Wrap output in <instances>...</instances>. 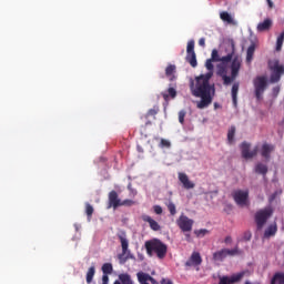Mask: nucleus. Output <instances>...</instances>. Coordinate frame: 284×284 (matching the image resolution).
Listing matches in <instances>:
<instances>
[{
    "label": "nucleus",
    "mask_w": 284,
    "mask_h": 284,
    "mask_svg": "<svg viewBox=\"0 0 284 284\" xmlns=\"http://www.w3.org/2000/svg\"><path fill=\"white\" fill-rule=\"evenodd\" d=\"M176 224L182 232H192V227L194 225V220L187 217V215H180L176 220Z\"/></svg>",
    "instance_id": "nucleus-7"
},
{
    "label": "nucleus",
    "mask_w": 284,
    "mask_h": 284,
    "mask_svg": "<svg viewBox=\"0 0 284 284\" xmlns=\"http://www.w3.org/2000/svg\"><path fill=\"white\" fill-rule=\"evenodd\" d=\"M168 210L171 214V216H174L176 214V205L174 203H169L168 204Z\"/></svg>",
    "instance_id": "nucleus-37"
},
{
    "label": "nucleus",
    "mask_w": 284,
    "mask_h": 284,
    "mask_svg": "<svg viewBox=\"0 0 284 284\" xmlns=\"http://www.w3.org/2000/svg\"><path fill=\"white\" fill-rule=\"evenodd\" d=\"M194 234L197 237L203 239V236H205L206 234H210V231L207 229H200V230L194 231Z\"/></svg>",
    "instance_id": "nucleus-34"
},
{
    "label": "nucleus",
    "mask_w": 284,
    "mask_h": 284,
    "mask_svg": "<svg viewBox=\"0 0 284 284\" xmlns=\"http://www.w3.org/2000/svg\"><path fill=\"white\" fill-rule=\"evenodd\" d=\"M253 85L256 101H263V94L267 90V78L265 75H257L253 80Z\"/></svg>",
    "instance_id": "nucleus-3"
},
{
    "label": "nucleus",
    "mask_w": 284,
    "mask_h": 284,
    "mask_svg": "<svg viewBox=\"0 0 284 284\" xmlns=\"http://www.w3.org/2000/svg\"><path fill=\"white\" fill-rule=\"evenodd\" d=\"M170 145H171V144H170V141H168V140H165V139H162V140H161V146H162V148H170Z\"/></svg>",
    "instance_id": "nucleus-39"
},
{
    "label": "nucleus",
    "mask_w": 284,
    "mask_h": 284,
    "mask_svg": "<svg viewBox=\"0 0 284 284\" xmlns=\"http://www.w3.org/2000/svg\"><path fill=\"white\" fill-rule=\"evenodd\" d=\"M110 283V277L105 274L102 275V284H109Z\"/></svg>",
    "instance_id": "nucleus-41"
},
{
    "label": "nucleus",
    "mask_w": 284,
    "mask_h": 284,
    "mask_svg": "<svg viewBox=\"0 0 284 284\" xmlns=\"http://www.w3.org/2000/svg\"><path fill=\"white\" fill-rule=\"evenodd\" d=\"M281 92V87L273 88V94H278Z\"/></svg>",
    "instance_id": "nucleus-44"
},
{
    "label": "nucleus",
    "mask_w": 284,
    "mask_h": 284,
    "mask_svg": "<svg viewBox=\"0 0 284 284\" xmlns=\"http://www.w3.org/2000/svg\"><path fill=\"white\" fill-rule=\"evenodd\" d=\"M255 172L256 174H262L263 176H265V174H267V165L263 163H257L255 165Z\"/></svg>",
    "instance_id": "nucleus-25"
},
{
    "label": "nucleus",
    "mask_w": 284,
    "mask_h": 284,
    "mask_svg": "<svg viewBox=\"0 0 284 284\" xmlns=\"http://www.w3.org/2000/svg\"><path fill=\"white\" fill-rule=\"evenodd\" d=\"M148 256H158L160 260L168 256V244L163 243L159 239H152L144 243Z\"/></svg>",
    "instance_id": "nucleus-2"
},
{
    "label": "nucleus",
    "mask_w": 284,
    "mask_h": 284,
    "mask_svg": "<svg viewBox=\"0 0 284 284\" xmlns=\"http://www.w3.org/2000/svg\"><path fill=\"white\" fill-rule=\"evenodd\" d=\"M186 61L192 68H196L199 65V62L196 61V52H194V40L187 42Z\"/></svg>",
    "instance_id": "nucleus-8"
},
{
    "label": "nucleus",
    "mask_w": 284,
    "mask_h": 284,
    "mask_svg": "<svg viewBox=\"0 0 284 284\" xmlns=\"http://www.w3.org/2000/svg\"><path fill=\"white\" fill-rule=\"evenodd\" d=\"M111 207H113V210L121 207V199H119V193H116V191H111L109 193V202L106 210H111Z\"/></svg>",
    "instance_id": "nucleus-12"
},
{
    "label": "nucleus",
    "mask_w": 284,
    "mask_h": 284,
    "mask_svg": "<svg viewBox=\"0 0 284 284\" xmlns=\"http://www.w3.org/2000/svg\"><path fill=\"white\" fill-rule=\"evenodd\" d=\"M214 108H215V110H216V108H219V103H214Z\"/></svg>",
    "instance_id": "nucleus-48"
},
{
    "label": "nucleus",
    "mask_w": 284,
    "mask_h": 284,
    "mask_svg": "<svg viewBox=\"0 0 284 284\" xmlns=\"http://www.w3.org/2000/svg\"><path fill=\"white\" fill-rule=\"evenodd\" d=\"M239 254H241V251H239V246H235L232 250L226 248L227 256H239Z\"/></svg>",
    "instance_id": "nucleus-32"
},
{
    "label": "nucleus",
    "mask_w": 284,
    "mask_h": 284,
    "mask_svg": "<svg viewBox=\"0 0 284 284\" xmlns=\"http://www.w3.org/2000/svg\"><path fill=\"white\" fill-rule=\"evenodd\" d=\"M236 134V126H231L227 132V142L232 145L234 143V135Z\"/></svg>",
    "instance_id": "nucleus-29"
},
{
    "label": "nucleus",
    "mask_w": 284,
    "mask_h": 284,
    "mask_svg": "<svg viewBox=\"0 0 284 284\" xmlns=\"http://www.w3.org/2000/svg\"><path fill=\"white\" fill-rule=\"evenodd\" d=\"M118 239L121 243L122 254H128V247H130V241H128V235L124 231L118 233Z\"/></svg>",
    "instance_id": "nucleus-15"
},
{
    "label": "nucleus",
    "mask_w": 284,
    "mask_h": 284,
    "mask_svg": "<svg viewBox=\"0 0 284 284\" xmlns=\"http://www.w3.org/2000/svg\"><path fill=\"white\" fill-rule=\"evenodd\" d=\"M186 239H190V235H186Z\"/></svg>",
    "instance_id": "nucleus-49"
},
{
    "label": "nucleus",
    "mask_w": 284,
    "mask_h": 284,
    "mask_svg": "<svg viewBox=\"0 0 284 284\" xmlns=\"http://www.w3.org/2000/svg\"><path fill=\"white\" fill-rule=\"evenodd\" d=\"M270 83H278V81H281V77L284 74V65L276 60L274 64H270Z\"/></svg>",
    "instance_id": "nucleus-6"
},
{
    "label": "nucleus",
    "mask_w": 284,
    "mask_h": 284,
    "mask_svg": "<svg viewBox=\"0 0 284 284\" xmlns=\"http://www.w3.org/2000/svg\"><path fill=\"white\" fill-rule=\"evenodd\" d=\"M153 210L156 214H163V207L161 205L153 206Z\"/></svg>",
    "instance_id": "nucleus-38"
},
{
    "label": "nucleus",
    "mask_w": 284,
    "mask_h": 284,
    "mask_svg": "<svg viewBox=\"0 0 284 284\" xmlns=\"http://www.w3.org/2000/svg\"><path fill=\"white\" fill-rule=\"evenodd\" d=\"M276 232H278V226H276V223L271 224L265 231H264V239H270L272 236H276Z\"/></svg>",
    "instance_id": "nucleus-20"
},
{
    "label": "nucleus",
    "mask_w": 284,
    "mask_h": 284,
    "mask_svg": "<svg viewBox=\"0 0 284 284\" xmlns=\"http://www.w3.org/2000/svg\"><path fill=\"white\" fill-rule=\"evenodd\" d=\"M271 284H284V273H275L271 280Z\"/></svg>",
    "instance_id": "nucleus-22"
},
{
    "label": "nucleus",
    "mask_w": 284,
    "mask_h": 284,
    "mask_svg": "<svg viewBox=\"0 0 284 284\" xmlns=\"http://www.w3.org/2000/svg\"><path fill=\"white\" fill-rule=\"evenodd\" d=\"M274 214V210H272L271 206H267L265 209H262L255 213V223L257 230H263L265 227V223H267V220Z\"/></svg>",
    "instance_id": "nucleus-4"
},
{
    "label": "nucleus",
    "mask_w": 284,
    "mask_h": 284,
    "mask_svg": "<svg viewBox=\"0 0 284 284\" xmlns=\"http://www.w3.org/2000/svg\"><path fill=\"white\" fill-rule=\"evenodd\" d=\"M224 243H226V245H230V243H232V236L227 235V236L224 239Z\"/></svg>",
    "instance_id": "nucleus-43"
},
{
    "label": "nucleus",
    "mask_w": 284,
    "mask_h": 284,
    "mask_svg": "<svg viewBox=\"0 0 284 284\" xmlns=\"http://www.w3.org/2000/svg\"><path fill=\"white\" fill-rule=\"evenodd\" d=\"M232 197L235 201L236 205L240 207H245L250 205V191L245 190H235L232 193Z\"/></svg>",
    "instance_id": "nucleus-5"
},
{
    "label": "nucleus",
    "mask_w": 284,
    "mask_h": 284,
    "mask_svg": "<svg viewBox=\"0 0 284 284\" xmlns=\"http://www.w3.org/2000/svg\"><path fill=\"white\" fill-rule=\"evenodd\" d=\"M199 45H201V48H205V38H201L199 40Z\"/></svg>",
    "instance_id": "nucleus-42"
},
{
    "label": "nucleus",
    "mask_w": 284,
    "mask_h": 284,
    "mask_svg": "<svg viewBox=\"0 0 284 284\" xmlns=\"http://www.w3.org/2000/svg\"><path fill=\"white\" fill-rule=\"evenodd\" d=\"M273 26L272 19L266 18L263 22H260L256 27L257 32H267Z\"/></svg>",
    "instance_id": "nucleus-17"
},
{
    "label": "nucleus",
    "mask_w": 284,
    "mask_h": 284,
    "mask_svg": "<svg viewBox=\"0 0 284 284\" xmlns=\"http://www.w3.org/2000/svg\"><path fill=\"white\" fill-rule=\"evenodd\" d=\"M267 1V3H268V8H274V2H272V0H266Z\"/></svg>",
    "instance_id": "nucleus-45"
},
{
    "label": "nucleus",
    "mask_w": 284,
    "mask_h": 284,
    "mask_svg": "<svg viewBox=\"0 0 284 284\" xmlns=\"http://www.w3.org/2000/svg\"><path fill=\"white\" fill-rule=\"evenodd\" d=\"M102 272L104 275L112 274V272H114L112 263H104L102 265Z\"/></svg>",
    "instance_id": "nucleus-30"
},
{
    "label": "nucleus",
    "mask_w": 284,
    "mask_h": 284,
    "mask_svg": "<svg viewBox=\"0 0 284 284\" xmlns=\"http://www.w3.org/2000/svg\"><path fill=\"white\" fill-rule=\"evenodd\" d=\"M254 52H256V44L252 43L246 51V63H252L254 59Z\"/></svg>",
    "instance_id": "nucleus-21"
},
{
    "label": "nucleus",
    "mask_w": 284,
    "mask_h": 284,
    "mask_svg": "<svg viewBox=\"0 0 284 284\" xmlns=\"http://www.w3.org/2000/svg\"><path fill=\"white\" fill-rule=\"evenodd\" d=\"M243 276H245V272L235 273L231 276H227V275L219 276L220 282L217 284L240 283V281L243 280Z\"/></svg>",
    "instance_id": "nucleus-9"
},
{
    "label": "nucleus",
    "mask_w": 284,
    "mask_h": 284,
    "mask_svg": "<svg viewBox=\"0 0 284 284\" xmlns=\"http://www.w3.org/2000/svg\"><path fill=\"white\" fill-rule=\"evenodd\" d=\"M227 258V248H222L213 253V261L217 263H223Z\"/></svg>",
    "instance_id": "nucleus-18"
},
{
    "label": "nucleus",
    "mask_w": 284,
    "mask_h": 284,
    "mask_svg": "<svg viewBox=\"0 0 284 284\" xmlns=\"http://www.w3.org/2000/svg\"><path fill=\"white\" fill-rule=\"evenodd\" d=\"M113 284H123V283L121 282V280H116V281H114Z\"/></svg>",
    "instance_id": "nucleus-46"
},
{
    "label": "nucleus",
    "mask_w": 284,
    "mask_h": 284,
    "mask_svg": "<svg viewBox=\"0 0 284 284\" xmlns=\"http://www.w3.org/2000/svg\"><path fill=\"white\" fill-rule=\"evenodd\" d=\"M231 94H232L233 103H234V105H236L237 97H239V82H235L232 85Z\"/></svg>",
    "instance_id": "nucleus-24"
},
{
    "label": "nucleus",
    "mask_w": 284,
    "mask_h": 284,
    "mask_svg": "<svg viewBox=\"0 0 284 284\" xmlns=\"http://www.w3.org/2000/svg\"><path fill=\"white\" fill-rule=\"evenodd\" d=\"M245 284H252V283L250 281H246ZM254 284H261V283L256 282Z\"/></svg>",
    "instance_id": "nucleus-47"
},
{
    "label": "nucleus",
    "mask_w": 284,
    "mask_h": 284,
    "mask_svg": "<svg viewBox=\"0 0 284 284\" xmlns=\"http://www.w3.org/2000/svg\"><path fill=\"white\" fill-rule=\"evenodd\" d=\"M119 281H121L122 284H134V281H132V276L128 273L120 274Z\"/></svg>",
    "instance_id": "nucleus-23"
},
{
    "label": "nucleus",
    "mask_w": 284,
    "mask_h": 284,
    "mask_svg": "<svg viewBox=\"0 0 284 284\" xmlns=\"http://www.w3.org/2000/svg\"><path fill=\"white\" fill-rule=\"evenodd\" d=\"M142 221H144V223H149L153 232H159L161 230V225L159 224V222H156L150 215H142Z\"/></svg>",
    "instance_id": "nucleus-16"
},
{
    "label": "nucleus",
    "mask_w": 284,
    "mask_h": 284,
    "mask_svg": "<svg viewBox=\"0 0 284 284\" xmlns=\"http://www.w3.org/2000/svg\"><path fill=\"white\" fill-rule=\"evenodd\" d=\"M274 150H276L274 144H270L265 142L262 144V148H261V156H263V159H265L266 161H270L272 156V152H274Z\"/></svg>",
    "instance_id": "nucleus-14"
},
{
    "label": "nucleus",
    "mask_w": 284,
    "mask_h": 284,
    "mask_svg": "<svg viewBox=\"0 0 284 284\" xmlns=\"http://www.w3.org/2000/svg\"><path fill=\"white\" fill-rule=\"evenodd\" d=\"M159 105H154L152 109H150L146 113V119L148 116H156L159 114Z\"/></svg>",
    "instance_id": "nucleus-33"
},
{
    "label": "nucleus",
    "mask_w": 284,
    "mask_h": 284,
    "mask_svg": "<svg viewBox=\"0 0 284 284\" xmlns=\"http://www.w3.org/2000/svg\"><path fill=\"white\" fill-rule=\"evenodd\" d=\"M178 179L180 183H182L184 190H194V187H196V184L190 181V178L187 176V174L183 172L178 173Z\"/></svg>",
    "instance_id": "nucleus-13"
},
{
    "label": "nucleus",
    "mask_w": 284,
    "mask_h": 284,
    "mask_svg": "<svg viewBox=\"0 0 284 284\" xmlns=\"http://www.w3.org/2000/svg\"><path fill=\"white\" fill-rule=\"evenodd\" d=\"M165 77L169 78V81H176V65L169 64L165 68Z\"/></svg>",
    "instance_id": "nucleus-19"
},
{
    "label": "nucleus",
    "mask_w": 284,
    "mask_h": 284,
    "mask_svg": "<svg viewBox=\"0 0 284 284\" xmlns=\"http://www.w3.org/2000/svg\"><path fill=\"white\" fill-rule=\"evenodd\" d=\"M243 239H244V241H251L252 240V233L251 232H245Z\"/></svg>",
    "instance_id": "nucleus-40"
},
{
    "label": "nucleus",
    "mask_w": 284,
    "mask_h": 284,
    "mask_svg": "<svg viewBox=\"0 0 284 284\" xmlns=\"http://www.w3.org/2000/svg\"><path fill=\"white\" fill-rule=\"evenodd\" d=\"M85 214L88 216V221H91L92 214H94V207L92 206V204L90 203L85 204Z\"/></svg>",
    "instance_id": "nucleus-31"
},
{
    "label": "nucleus",
    "mask_w": 284,
    "mask_h": 284,
    "mask_svg": "<svg viewBox=\"0 0 284 284\" xmlns=\"http://www.w3.org/2000/svg\"><path fill=\"white\" fill-rule=\"evenodd\" d=\"M94 274H97V268L94 266H90L87 272V283L88 284L92 283V281L94 278Z\"/></svg>",
    "instance_id": "nucleus-27"
},
{
    "label": "nucleus",
    "mask_w": 284,
    "mask_h": 284,
    "mask_svg": "<svg viewBox=\"0 0 284 284\" xmlns=\"http://www.w3.org/2000/svg\"><path fill=\"white\" fill-rule=\"evenodd\" d=\"M132 205H134V201L132 200H124L120 202V207H132Z\"/></svg>",
    "instance_id": "nucleus-36"
},
{
    "label": "nucleus",
    "mask_w": 284,
    "mask_h": 284,
    "mask_svg": "<svg viewBox=\"0 0 284 284\" xmlns=\"http://www.w3.org/2000/svg\"><path fill=\"white\" fill-rule=\"evenodd\" d=\"M202 263L203 257H201V253L193 252L184 265L185 267H199Z\"/></svg>",
    "instance_id": "nucleus-11"
},
{
    "label": "nucleus",
    "mask_w": 284,
    "mask_h": 284,
    "mask_svg": "<svg viewBox=\"0 0 284 284\" xmlns=\"http://www.w3.org/2000/svg\"><path fill=\"white\" fill-rule=\"evenodd\" d=\"M251 144L247 142H243L241 144V152L243 159H254L256 154H258V146H255L252 151H250Z\"/></svg>",
    "instance_id": "nucleus-10"
},
{
    "label": "nucleus",
    "mask_w": 284,
    "mask_h": 284,
    "mask_svg": "<svg viewBox=\"0 0 284 284\" xmlns=\"http://www.w3.org/2000/svg\"><path fill=\"white\" fill-rule=\"evenodd\" d=\"M235 54L236 47H234V43L231 44V51L223 57L219 54V50L213 49L211 58L205 62V68L209 72L196 77L195 82L191 80L190 90L192 95L201 99V101L196 103L197 110H205V108L212 105L214 93L216 92L214 85L210 84V79L214 77V63H217L215 74L222 79L223 85H231V83L236 81L239 72H241L243 60L241 55Z\"/></svg>",
    "instance_id": "nucleus-1"
},
{
    "label": "nucleus",
    "mask_w": 284,
    "mask_h": 284,
    "mask_svg": "<svg viewBox=\"0 0 284 284\" xmlns=\"http://www.w3.org/2000/svg\"><path fill=\"white\" fill-rule=\"evenodd\" d=\"M185 114H187V112H185V110H181L179 112V123H181V125H183L185 123Z\"/></svg>",
    "instance_id": "nucleus-35"
},
{
    "label": "nucleus",
    "mask_w": 284,
    "mask_h": 284,
    "mask_svg": "<svg viewBox=\"0 0 284 284\" xmlns=\"http://www.w3.org/2000/svg\"><path fill=\"white\" fill-rule=\"evenodd\" d=\"M220 19L226 23H234V19L227 11H223L220 13Z\"/></svg>",
    "instance_id": "nucleus-26"
},
{
    "label": "nucleus",
    "mask_w": 284,
    "mask_h": 284,
    "mask_svg": "<svg viewBox=\"0 0 284 284\" xmlns=\"http://www.w3.org/2000/svg\"><path fill=\"white\" fill-rule=\"evenodd\" d=\"M168 93H163L162 97L164 99V101H168V99L171 97V99H176V89L174 88H169L168 89Z\"/></svg>",
    "instance_id": "nucleus-28"
}]
</instances>
